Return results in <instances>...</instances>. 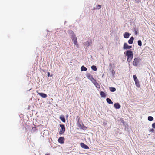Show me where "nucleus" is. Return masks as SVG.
<instances>
[{
  "label": "nucleus",
  "instance_id": "nucleus-31",
  "mask_svg": "<svg viewBox=\"0 0 155 155\" xmlns=\"http://www.w3.org/2000/svg\"><path fill=\"white\" fill-rule=\"evenodd\" d=\"M78 126H79V127H81H81H82V125H81V124H79Z\"/></svg>",
  "mask_w": 155,
  "mask_h": 155
},
{
  "label": "nucleus",
  "instance_id": "nucleus-21",
  "mask_svg": "<svg viewBox=\"0 0 155 155\" xmlns=\"http://www.w3.org/2000/svg\"><path fill=\"white\" fill-rule=\"evenodd\" d=\"M153 118L152 116H149L148 117V120L150 121H152L153 120Z\"/></svg>",
  "mask_w": 155,
  "mask_h": 155
},
{
  "label": "nucleus",
  "instance_id": "nucleus-30",
  "mask_svg": "<svg viewBox=\"0 0 155 155\" xmlns=\"http://www.w3.org/2000/svg\"><path fill=\"white\" fill-rule=\"evenodd\" d=\"M150 131H151L152 132H154V130L153 129H152L150 130Z\"/></svg>",
  "mask_w": 155,
  "mask_h": 155
},
{
  "label": "nucleus",
  "instance_id": "nucleus-28",
  "mask_svg": "<svg viewBox=\"0 0 155 155\" xmlns=\"http://www.w3.org/2000/svg\"><path fill=\"white\" fill-rule=\"evenodd\" d=\"M47 76H48V77H50V76L51 77L53 76V75H50V73L49 72H48Z\"/></svg>",
  "mask_w": 155,
  "mask_h": 155
},
{
  "label": "nucleus",
  "instance_id": "nucleus-18",
  "mask_svg": "<svg viewBox=\"0 0 155 155\" xmlns=\"http://www.w3.org/2000/svg\"><path fill=\"white\" fill-rule=\"evenodd\" d=\"M87 69L86 67L84 66H82L81 68V71H86Z\"/></svg>",
  "mask_w": 155,
  "mask_h": 155
},
{
  "label": "nucleus",
  "instance_id": "nucleus-22",
  "mask_svg": "<svg viewBox=\"0 0 155 155\" xmlns=\"http://www.w3.org/2000/svg\"><path fill=\"white\" fill-rule=\"evenodd\" d=\"M138 44L140 46H142V42L140 40H139L138 41Z\"/></svg>",
  "mask_w": 155,
  "mask_h": 155
},
{
  "label": "nucleus",
  "instance_id": "nucleus-15",
  "mask_svg": "<svg viewBox=\"0 0 155 155\" xmlns=\"http://www.w3.org/2000/svg\"><path fill=\"white\" fill-rule=\"evenodd\" d=\"M100 95L102 97H106L105 93L103 91H101L100 92Z\"/></svg>",
  "mask_w": 155,
  "mask_h": 155
},
{
  "label": "nucleus",
  "instance_id": "nucleus-26",
  "mask_svg": "<svg viewBox=\"0 0 155 155\" xmlns=\"http://www.w3.org/2000/svg\"><path fill=\"white\" fill-rule=\"evenodd\" d=\"M91 81H92V82L93 83V84L97 82L96 80L94 79V78L93 79H92Z\"/></svg>",
  "mask_w": 155,
  "mask_h": 155
},
{
  "label": "nucleus",
  "instance_id": "nucleus-9",
  "mask_svg": "<svg viewBox=\"0 0 155 155\" xmlns=\"http://www.w3.org/2000/svg\"><path fill=\"white\" fill-rule=\"evenodd\" d=\"M60 119L63 122L65 123V119L64 116L63 115H61L60 117Z\"/></svg>",
  "mask_w": 155,
  "mask_h": 155
},
{
  "label": "nucleus",
  "instance_id": "nucleus-6",
  "mask_svg": "<svg viewBox=\"0 0 155 155\" xmlns=\"http://www.w3.org/2000/svg\"><path fill=\"white\" fill-rule=\"evenodd\" d=\"M73 38L72 39L73 41V42L74 44L76 45L77 46H78V41L77 38L74 35L73 36Z\"/></svg>",
  "mask_w": 155,
  "mask_h": 155
},
{
  "label": "nucleus",
  "instance_id": "nucleus-32",
  "mask_svg": "<svg viewBox=\"0 0 155 155\" xmlns=\"http://www.w3.org/2000/svg\"><path fill=\"white\" fill-rule=\"evenodd\" d=\"M135 35H137V34H138V32H137L136 31H135Z\"/></svg>",
  "mask_w": 155,
  "mask_h": 155
},
{
  "label": "nucleus",
  "instance_id": "nucleus-16",
  "mask_svg": "<svg viewBox=\"0 0 155 155\" xmlns=\"http://www.w3.org/2000/svg\"><path fill=\"white\" fill-rule=\"evenodd\" d=\"M106 101L107 102L110 104H112L113 103L112 100L109 98H107Z\"/></svg>",
  "mask_w": 155,
  "mask_h": 155
},
{
  "label": "nucleus",
  "instance_id": "nucleus-20",
  "mask_svg": "<svg viewBox=\"0 0 155 155\" xmlns=\"http://www.w3.org/2000/svg\"><path fill=\"white\" fill-rule=\"evenodd\" d=\"M91 69L94 71H96L97 70V68L96 66L94 65H93L91 67Z\"/></svg>",
  "mask_w": 155,
  "mask_h": 155
},
{
  "label": "nucleus",
  "instance_id": "nucleus-25",
  "mask_svg": "<svg viewBox=\"0 0 155 155\" xmlns=\"http://www.w3.org/2000/svg\"><path fill=\"white\" fill-rule=\"evenodd\" d=\"M84 45H87L88 46L89 45V42L88 41H87V42L84 43Z\"/></svg>",
  "mask_w": 155,
  "mask_h": 155
},
{
  "label": "nucleus",
  "instance_id": "nucleus-3",
  "mask_svg": "<svg viewBox=\"0 0 155 155\" xmlns=\"http://www.w3.org/2000/svg\"><path fill=\"white\" fill-rule=\"evenodd\" d=\"M60 127H61V129L59 132V134L61 135L64 133L65 131V126L64 124H60Z\"/></svg>",
  "mask_w": 155,
  "mask_h": 155
},
{
  "label": "nucleus",
  "instance_id": "nucleus-10",
  "mask_svg": "<svg viewBox=\"0 0 155 155\" xmlns=\"http://www.w3.org/2000/svg\"><path fill=\"white\" fill-rule=\"evenodd\" d=\"M114 107L116 109H119L120 108L121 106L118 103H116L114 104Z\"/></svg>",
  "mask_w": 155,
  "mask_h": 155
},
{
  "label": "nucleus",
  "instance_id": "nucleus-1",
  "mask_svg": "<svg viewBox=\"0 0 155 155\" xmlns=\"http://www.w3.org/2000/svg\"><path fill=\"white\" fill-rule=\"evenodd\" d=\"M125 55L127 57V60L128 62H130L133 57V54L130 50H128L124 53Z\"/></svg>",
  "mask_w": 155,
  "mask_h": 155
},
{
  "label": "nucleus",
  "instance_id": "nucleus-12",
  "mask_svg": "<svg viewBox=\"0 0 155 155\" xmlns=\"http://www.w3.org/2000/svg\"><path fill=\"white\" fill-rule=\"evenodd\" d=\"M136 86L138 88H139L140 87L139 81L138 80H136V81H135Z\"/></svg>",
  "mask_w": 155,
  "mask_h": 155
},
{
  "label": "nucleus",
  "instance_id": "nucleus-13",
  "mask_svg": "<svg viewBox=\"0 0 155 155\" xmlns=\"http://www.w3.org/2000/svg\"><path fill=\"white\" fill-rule=\"evenodd\" d=\"M130 34L128 32H125L124 35V37L126 38H128L129 37Z\"/></svg>",
  "mask_w": 155,
  "mask_h": 155
},
{
  "label": "nucleus",
  "instance_id": "nucleus-24",
  "mask_svg": "<svg viewBox=\"0 0 155 155\" xmlns=\"http://www.w3.org/2000/svg\"><path fill=\"white\" fill-rule=\"evenodd\" d=\"M133 78L134 79V81H136V80H138V79H137V77L136 75H134L133 76Z\"/></svg>",
  "mask_w": 155,
  "mask_h": 155
},
{
  "label": "nucleus",
  "instance_id": "nucleus-7",
  "mask_svg": "<svg viewBox=\"0 0 155 155\" xmlns=\"http://www.w3.org/2000/svg\"><path fill=\"white\" fill-rule=\"evenodd\" d=\"M80 145L82 147L85 149H88L89 148V147L87 145L84 144L83 143H81Z\"/></svg>",
  "mask_w": 155,
  "mask_h": 155
},
{
  "label": "nucleus",
  "instance_id": "nucleus-34",
  "mask_svg": "<svg viewBox=\"0 0 155 155\" xmlns=\"http://www.w3.org/2000/svg\"><path fill=\"white\" fill-rule=\"evenodd\" d=\"M45 155H50L49 154H46Z\"/></svg>",
  "mask_w": 155,
  "mask_h": 155
},
{
  "label": "nucleus",
  "instance_id": "nucleus-33",
  "mask_svg": "<svg viewBox=\"0 0 155 155\" xmlns=\"http://www.w3.org/2000/svg\"><path fill=\"white\" fill-rule=\"evenodd\" d=\"M136 1H137V2H139L140 1V0H136Z\"/></svg>",
  "mask_w": 155,
  "mask_h": 155
},
{
  "label": "nucleus",
  "instance_id": "nucleus-23",
  "mask_svg": "<svg viewBox=\"0 0 155 155\" xmlns=\"http://www.w3.org/2000/svg\"><path fill=\"white\" fill-rule=\"evenodd\" d=\"M101 5H97L96 8H94V9H99L101 8Z\"/></svg>",
  "mask_w": 155,
  "mask_h": 155
},
{
  "label": "nucleus",
  "instance_id": "nucleus-2",
  "mask_svg": "<svg viewBox=\"0 0 155 155\" xmlns=\"http://www.w3.org/2000/svg\"><path fill=\"white\" fill-rule=\"evenodd\" d=\"M140 58H136L134 59L133 62V64L134 66H137L139 64Z\"/></svg>",
  "mask_w": 155,
  "mask_h": 155
},
{
  "label": "nucleus",
  "instance_id": "nucleus-5",
  "mask_svg": "<svg viewBox=\"0 0 155 155\" xmlns=\"http://www.w3.org/2000/svg\"><path fill=\"white\" fill-rule=\"evenodd\" d=\"M64 137H60L58 139V141L61 144H63L64 143Z\"/></svg>",
  "mask_w": 155,
  "mask_h": 155
},
{
  "label": "nucleus",
  "instance_id": "nucleus-4",
  "mask_svg": "<svg viewBox=\"0 0 155 155\" xmlns=\"http://www.w3.org/2000/svg\"><path fill=\"white\" fill-rule=\"evenodd\" d=\"M131 48L132 46L128 45L126 43H125L124 44L123 48L124 49H130Z\"/></svg>",
  "mask_w": 155,
  "mask_h": 155
},
{
  "label": "nucleus",
  "instance_id": "nucleus-19",
  "mask_svg": "<svg viewBox=\"0 0 155 155\" xmlns=\"http://www.w3.org/2000/svg\"><path fill=\"white\" fill-rule=\"evenodd\" d=\"M109 89L111 92H114L116 91V88L113 87H110Z\"/></svg>",
  "mask_w": 155,
  "mask_h": 155
},
{
  "label": "nucleus",
  "instance_id": "nucleus-8",
  "mask_svg": "<svg viewBox=\"0 0 155 155\" xmlns=\"http://www.w3.org/2000/svg\"><path fill=\"white\" fill-rule=\"evenodd\" d=\"M38 94L41 97H42L43 98H45L47 96L46 94L43 93H38Z\"/></svg>",
  "mask_w": 155,
  "mask_h": 155
},
{
  "label": "nucleus",
  "instance_id": "nucleus-14",
  "mask_svg": "<svg viewBox=\"0 0 155 155\" xmlns=\"http://www.w3.org/2000/svg\"><path fill=\"white\" fill-rule=\"evenodd\" d=\"M133 40L134 38L133 37H131L128 41V43L130 44H132L133 43Z\"/></svg>",
  "mask_w": 155,
  "mask_h": 155
},
{
  "label": "nucleus",
  "instance_id": "nucleus-27",
  "mask_svg": "<svg viewBox=\"0 0 155 155\" xmlns=\"http://www.w3.org/2000/svg\"><path fill=\"white\" fill-rule=\"evenodd\" d=\"M87 127L84 126V125L83 124L82 125V127H81V128L83 129H84L86 128Z\"/></svg>",
  "mask_w": 155,
  "mask_h": 155
},
{
  "label": "nucleus",
  "instance_id": "nucleus-11",
  "mask_svg": "<svg viewBox=\"0 0 155 155\" xmlns=\"http://www.w3.org/2000/svg\"><path fill=\"white\" fill-rule=\"evenodd\" d=\"M87 77L91 81V80L93 78L92 76L89 73H88L87 74Z\"/></svg>",
  "mask_w": 155,
  "mask_h": 155
},
{
  "label": "nucleus",
  "instance_id": "nucleus-17",
  "mask_svg": "<svg viewBox=\"0 0 155 155\" xmlns=\"http://www.w3.org/2000/svg\"><path fill=\"white\" fill-rule=\"evenodd\" d=\"M94 84L96 86L97 88H100V86L99 83L96 82Z\"/></svg>",
  "mask_w": 155,
  "mask_h": 155
},
{
  "label": "nucleus",
  "instance_id": "nucleus-29",
  "mask_svg": "<svg viewBox=\"0 0 155 155\" xmlns=\"http://www.w3.org/2000/svg\"><path fill=\"white\" fill-rule=\"evenodd\" d=\"M152 127L153 128H155V123L152 124Z\"/></svg>",
  "mask_w": 155,
  "mask_h": 155
}]
</instances>
